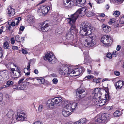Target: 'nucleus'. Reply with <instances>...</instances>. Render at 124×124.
<instances>
[{"mask_svg": "<svg viewBox=\"0 0 124 124\" xmlns=\"http://www.w3.org/2000/svg\"><path fill=\"white\" fill-rule=\"evenodd\" d=\"M116 89H121L122 87V81L121 80L118 81L115 84Z\"/></svg>", "mask_w": 124, "mask_h": 124, "instance_id": "23", "label": "nucleus"}, {"mask_svg": "<svg viewBox=\"0 0 124 124\" xmlns=\"http://www.w3.org/2000/svg\"><path fill=\"white\" fill-rule=\"evenodd\" d=\"M24 80V78H22L21 79H20L18 82V83L19 84L21 83Z\"/></svg>", "mask_w": 124, "mask_h": 124, "instance_id": "59", "label": "nucleus"}, {"mask_svg": "<svg viewBox=\"0 0 124 124\" xmlns=\"http://www.w3.org/2000/svg\"><path fill=\"white\" fill-rule=\"evenodd\" d=\"M105 14H104L103 13H102L101 14L99 15V16L101 17H103L105 16Z\"/></svg>", "mask_w": 124, "mask_h": 124, "instance_id": "63", "label": "nucleus"}, {"mask_svg": "<svg viewBox=\"0 0 124 124\" xmlns=\"http://www.w3.org/2000/svg\"><path fill=\"white\" fill-rule=\"evenodd\" d=\"M15 40L17 42H20V37L18 35H16L15 37Z\"/></svg>", "mask_w": 124, "mask_h": 124, "instance_id": "38", "label": "nucleus"}, {"mask_svg": "<svg viewBox=\"0 0 124 124\" xmlns=\"http://www.w3.org/2000/svg\"><path fill=\"white\" fill-rule=\"evenodd\" d=\"M102 27L103 30L106 32H108L111 30V28L109 26L105 24L102 25Z\"/></svg>", "mask_w": 124, "mask_h": 124, "instance_id": "17", "label": "nucleus"}, {"mask_svg": "<svg viewBox=\"0 0 124 124\" xmlns=\"http://www.w3.org/2000/svg\"><path fill=\"white\" fill-rule=\"evenodd\" d=\"M101 41L103 44L107 45L111 43L112 42L111 38L108 35L103 36L101 38Z\"/></svg>", "mask_w": 124, "mask_h": 124, "instance_id": "9", "label": "nucleus"}, {"mask_svg": "<svg viewBox=\"0 0 124 124\" xmlns=\"http://www.w3.org/2000/svg\"><path fill=\"white\" fill-rule=\"evenodd\" d=\"M86 120L85 118H83L76 122L78 124H83L86 122Z\"/></svg>", "mask_w": 124, "mask_h": 124, "instance_id": "29", "label": "nucleus"}, {"mask_svg": "<svg viewBox=\"0 0 124 124\" xmlns=\"http://www.w3.org/2000/svg\"><path fill=\"white\" fill-rule=\"evenodd\" d=\"M94 78V77L91 75H88L87 76L85 77V78H87V79H90L91 78Z\"/></svg>", "mask_w": 124, "mask_h": 124, "instance_id": "54", "label": "nucleus"}, {"mask_svg": "<svg viewBox=\"0 0 124 124\" xmlns=\"http://www.w3.org/2000/svg\"><path fill=\"white\" fill-rule=\"evenodd\" d=\"M107 57L110 59L112 58V55L110 53H108L107 55Z\"/></svg>", "mask_w": 124, "mask_h": 124, "instance_id": "44", "label": "nucleus"}, {"mask_svg": "<svg viewBox=\"0 0 124 124\" xmlns=\"http://www.w3.org/2000/svg\"><path fill=\"white\" fill-rule=\"evenodd\" d=\"M16 22L15 20L14 21H13L11 22L10 25L13 26H16Z\"/></svg>", "mask_w": 124, "mask_h": 124, "instance_id": "50", "label": "nucleus"}, {"mask_svg": "<svg viewBox=\"0 0 124 124\" xmlns=\"http://www.w3.org/2000/svg\"><path fill=\"white\" fill-rule=\"evenodd\" d=\"M71 104L72 110H73L77 106V104L75 102H71L70 103Z\"/></svg>", "mask_w": 124, "mask_h": 124, "instance_id": "34", "label": "nucleus"}, {"mask_svg": "<svg viewBox=\"0 0 124 124\" xmlns=\"http://www.w3.org/2000/svg\"><path fill=\"white\" fill-rule=\"evenodd\" d=\"M26 86V85L25 83H23L21 85H18V89L21 90H24Z\"/></svg>", "mask_w": 124, "mask_h": 124, "instance_id": "25", "label": "nucleus"}, {"mask_svg": "<svg viewBox=\"0 0 124 124\" xmlns=\"http://www.w3.org/2000/svg\"><path fill=\"white\" fill-rule=\"evenodd\" d=\"M105 99L100 100L101 98V97H99L97 100H96L95 101L96 104H99V106H102L106 103L107 101H109L110 99V96L109 93V92H107V94L105 95Z\"/></svg>", "mask_w": 124, "mask_h": 124, "instance_id": "5", "label": "nucleus"}, {"mask_svg": "<svg viewBox=\"0 0 124 124\" xmlns=\"http://www.w3.org/2000/svg\"><path fill=\"white\" fill-rule=\"evenodd\" d=\"M114 73L115 75L116 76H119L120 75V72L117 71H114Z\"/></svg>", "mask_w": 124, "mask_h": 124, "instance_id": "46", "label": "nucleus"}, {"mask_svg": "<svg viewBox=\"0 0 124 124\" xmlns=\"http://www.w3.org/2000/svg\"><path fill=\"white\" fill-rule=\"evenodd\" d=\"M73 72L71 74H70V76H77L79 75H81L84 71V68L81 67L76 69L74 70H72Z\"/></svg>", "mask_w": 124, "mask_h": 124, "instance_id": "8", "label": "nucleus"}, {"mask_svg": "<svg viewBox=\"0 0 124 124\" xmlns=\"http://www.w3.org/2000/svg\"><path fill=\"white\" fill-rule=\"evenodd\" d=\"M71 104L70 103L67 104L63 108L64 109H66L67 110H69V111L71 112L72 111V108L71 107Z\"/></svg>", "mask_w": 124, "mask_h": 124, "instance_id": "26", "label": "nucleus"}, {"mask_svg": "<svg viewBox=\"0 0 124 124\" xmlns=\"http://www.w3.org/2000/svg\"><path fill=\"white\" fill-rule=\"evenodd\" d=\"M22 53L24 54H26L28 53L27 51L24 49H22Z\"/></svg>", "mask_w": 124, "mask_h": 124, "instance_id": "60", "label": "nucleus"}, {"mask_svg": "<svg viewBox=\"0 0 124 124\" xmlns=\"http://www.w3.org/2000/svg\"><path fill=\"white\" fill-rule=\"evenodd\" d=\"M8 68L9 70H10L11 73H14L15 69L13 68L14 66H15V64L13 63H9L8 65Z\"/></svg>", "mask_w": 124, "mask_h": 124, "instance_id": "18", "label": "nucleus"}, {"mask_svg": "<svg viewBox=\"0 0 124 124\" xmlns=\"http://www.w3.org/2000/svg\"><path fill=\"white\" fill-rule=\"evenodd\" d=\"M40 80L42 84H43L45 82V79L41 77H40Z\"/></svg>", "mask_w": 124, "mask_h": 124, "instance_id": "52", "label": "nucleus"}, {"mask_svg": "<svg viewBox=\"0 0 124 124\" xmlns=\"http://www.w3.org/2000/svg\"><path fill=\"white\" fill-rule=\"evenodd\" d=\"M80 34L81 35L85 36L89 33V36L84 38V45L88 47L93 46L95 43V36L94 35L91 34L92 31L82 27H80Z\"/></svg>", "mask_w": 124, "mask_h": 124, "instance_id": "2", "label": "nucleus"}, {"mask_svg": "<svg viewBox=\"0 0 124 124\" xmlns=\"http://www.w3.org/2000/svg\"><path fill=\"white\" fill-rule=\"evenodd\" d=\"M14 114V112L12 110H10L6 114V116L8 118H13Z\"/></svg>", "mask_w": 124, "mask_h": 124, "instance_id": "20", "label": "nucleus"}, {"mask_svg": "<svg viewBox=\"0 0 124 124\" xmlns=\"http://www.w3.org/2000/svg\"><path fill=\"white\" fill-rule=\"evenodd\" d=\"M66 3L67 5V7H70L71 6L73 5V2L71 1L70 0H67ZM65 4L66 5L65 3Z\"/></svg>", "mask_w": 124, "mask_h": 124, "instance_id": "32", "label": "nucleus"}, {"mask_svg": "<svg viewBox=\"0 0 124 124\" xmlns=\"http://www.w3.org/2000/svg\"><path fill=\"white\" fill-rule=\"evenodd\" d=\"M117 54V53L116 51H113L112 53V55L115 57L116 56Z\"/></svg>", "mask_w": 124, "mask_h": 124, "instance_id": "47", "label": "nucleus"}, {"mask_svg": "<svg viewBox=\"0 0 124 124\" xmlns=\"http://www.w3.org/2000/svg\"><path fill=\"white\" fill-rule=\"evenodd\" d=\"M77 3L81 5V6H84L86 0H75Z\"/></svg>", "mask_w": 124, "mask_h": 124, "instance_id": "28", "label": "nucleus"}, {"mask_svg": "<svg viewBox=\"0 0 124 124\" xmlns=\"http://www.w3.org/2000/svg\"><path fill=\"white\" fill-rule=\"evenodd\" d=\"M12 73L16 78H19L22 76L21 70L18 68H17L16 70H15L14 73Z\"/></svg>", "mask_w": 124, "mask_h": 124, "instance_id": "14", "label": "nucleus"}, {"mask_svg": "<svg viewBox=\"0 0 124 124\" xmlns=\"http://www.w3.org/2000/svg\"><path fill=\"white\" fill-rule=\"evenodd\" d=\"M28 17V21L29 23H34L35 20V18L31 15H29Z\"/></svg>", "mask_w": 124, "mask_h": 124, "instance_id": "22", "label": "nucleus"}, {"mask_svg": "<svg viewBox=\"0 0 124 124\" xmlns=\"http://www.w3.org/2000/svg\"><path fill=\"white\" fill-rule=\"evenodd\" d=\"M90 59V58L89 57H85V61L86 62H90L89 60Z\"/></svg>", "mask_w": 124, "mask_h": 124, "instance_id": "42", "label": "nucleus"}, {"mask_svg": "<svg viewBox=\"0 0 124 124\" xmlns=\"http://www.w3.org/2000/svg\"><path fill=\"white\" fill-rule=\"evenodd\" d=\"M13 84V82L10 80L7 81L6 83L7 87L10 86L11 85H12Z\"/></svg>", "mask_w": 124, "mask_h": 124, "instance_id": "36", "label": "nucleus"}, {"mask_svg": "<svg viewBox=\"0 0 124 124\" xmlns=\"http://www.w3.org/2000/svg\"><path fill=\"white\" fill-rule=\"evenodd\" d=\"M118 22L117 21H115L114 19H112L110 20L108 22L110 24H113V23H115Z\"/></svg>", "mask_w": 124, "mask_h": 124, "instance_id": "35", "label": "nucleus"}, {"mask_svg": "<svg viewBox=\"0 0 124 124\" xmlns=\"http://www.w3.org/2000/svg\"><path fill=\"white\" fill-rule=\"evenodd\" d=\"M49 26V22L48 21H44L40 27L41 31L43 32L47 31L48 30Z\"/></svg>", "mask_w": 124, "mask_h": 124, "instance_id": "10", "label": "nucleus"}, {"mask_svg": "<svg viewBox=\"0 0 124 124\" xmlns=\"http://www.w3.org/2000/svg\"><path fill=\"white\" fill-rule=\"evenodd\" d=\"M24 26H21L19 28V29L20 30L23 31L24 30Z\"/></svg>", "mask_w": 124, "mask_h": 124, "instance_id": "61", "label": "nucleus"}, {"mask_svg": "<svg viewBox=\"0 0 124 124\" xmlns=\"http://www.w3.org/2000/svg\"><path fill=\"white\" fill-rule=\"evenodd\" d=\"M25 113H23L22 112H18L17 116H18V117L19 118H21V119H23V120L25 118V117L24 116L25 115Z\"/></svg>", "mask_w": 124, "mask_h": 124, "instance_id": "27", "label": "nucleus"}, {"mask_svg": "<svg viewBox=\"0 0 124 124\" xmlns=\"http://www.w3.org/2000/svg\"><path fill=\"white\" fill-rule=\"evenodd\" d=\"M69 68L67 65H62L59 70V73L62 75H67L68 76H70V74H71L73 71L70 70Z\"/></svg>", "mask_w": 124, "mask_h": 124, "instance_id": "6", "label": "nucleus"}, {"mask_svg": "<svg viewBox=\"0 0 124 124\" xmlns=\"http://www.w3.org/2000/svg\"><path fill=\"white\" fill-rule=\"evenodd\" d=\"M121 48V46L119 45H118L117 46L116 50L117 51L120 50Z\"/></svg>", "mask_w": 124, "mask_h": 124, "instance_id": "58", "label": "nucleus"}, {"mask_svg": "<svg viewBox=\"0 0 124 124\" xmlns=\"http://www.w3.org/2000/svg\"><path fill=\"white\" fill-rule=\"evenodd\" d=\"M52 81L54 84H56L57 83L58 80L56 78H55L53 79Z\"/></svg>", "mask_w": 124, "mask_h": 124, "instance_id": "48", "label": "nucleus"}, {"mask_svg": "<svg viewBox=\"0 0 124 124\" xmlns=\"http://www.w3.org/2000/svg\"><path fill=\"white\" fill-rule=\"evenodd\" d=\"M93 15V13L91 12H88L87 14V16L88 17H90Z\"/></svg>", "mask_w": 124, "mask_h": 124, "instance_id": "51", "label": "nucleus"}, {"mask_svg": "<svg viewBox=\"0 0 124 124\" xmlns=\"http://www.w3.org/2000/svg\"><path fill=\"white\" fill-rule=\"evenodd\" d=\"M120 22L121 24L124 23V16L121 18L120 20Z\"/></svg>", "mask_w": 124, "mask_h": 124, "instance_id": "43", "label": "nucleus"}, {"mask_svg": "<svg viewBox=\"0 0 124 124\" xmlns=\"http://www.w3.org/2000/svg\"><path fill=\"white\" fill-rule=\"evenodd\" d=\"M53 100V99H51L49 100L47 102V104L50 108H53L55 104Z\"/></svg>", "mask_w": 124, "mask_h": 124, "instance_id": "19", "label": "nucleus"}, {"mask_svg": "<svg viewBox=\"0 0 124 124\" xmlns=\"http://www.w3.org/2000/svg\"><path fill=\"white\" fill-rule=\"evenodd\" d=\"M105 0H98V2L99 3L104 2Z\"/></svg>", "mask_w": 124, "mask_h": 124, "instance_id": "64", "label": "nucleus"}, {"mask_svg": "<svg viewBox=\"0 0 124 124\" xmlns=\"http://www.w3.org/2000/svg\"><path fill=\"white\" fill-rule=\"evenodd\" d=\"M30 65L29 63L28 64L27 66V68H24V70H26L29 71L30 70Z\"/></svg>", "mask_w": 124, "mask_h": 124, "instance_id": "49", "label": "nucleus"}, {"mask_svg": "<svg viewBox=\"0 0 124 124\" xmlns=\"http://www.w3.org/2000/svg\"><path fill=\"white\" fill-rule=\"evenodd\" d=\"M21 19V18L20 17H19L17 18H16L15 19V21L16 22V26H17L18 25V23L19 22Z\"/></svg>", "mask_w": 124, "mask_h": 124, "instance_id": "37", "label": "nucleus"}, {"mask_svg": "<svg viewBox=\"0 0 124 124\" xmlns=\"http://www.w3.org/2000/svg\"><path fill=\"white\" fill-rule=\"evenodd\" d=\"M7 73L8 71L7 70H0V76L1 75V76H3L4 77H5L7 75Z\"/></svg>", "mask_w": 124, "mask_h": 124, "instance_id": "31", "label": "nucleus"}, {"mask_svg": "<svg viewBox=\"0 0 124 124\" xmlns=\"http://www.w3.org/2000/svg\"><path fill=\"white\" fill-rule=\"evenodd\" d=\"M44 60H48L50 63L54 64L56 62V60L53 54L50 52H48L45 54L44 57Z\"/></svg>", "mask_w": 124, "mask_h": 124, "instance_id": "7", "label": "nucleus"}, {"mask_svg": "<svg viewBox=\"0 0 124 124\" xmlns=\"http://www.w3.org/2000/svg\"><path fill=\"white\" fill-rule=\"evenodd\" d=\"M10 41L11 43L12 44H14L15 43V40L13 38H12L11 39Z\"/></svg>", "mask_w": 124, "mask_h": 124, "instance_id": "53", "label": "nucleus"}, {"mask_svg": "<svg viewBox=\"0 0 124 124\" xmlns=\"http://www.w3.org/2000/svg\"><path fill=\"white\" fill-rule=\"evenodd\" d=\"M53 101H54V103L56 105H60L62 100V99L61 97H55L53 98Z\"/></svg>", "mask_w": 124, "mask_h": 124, "instance_id": "15", "label": "nucleus"}, {"mask_svg": "<svg viewBox=\"0 0 124 124\" xmlns=\"http://www.w3.org/2000/svg\"><path fill=\"white\" fill-rule=\"evenodd\" d=\"M7 14L9 17L13 16L15 14V9L9 6L7 10Z\"/></svg>", "mask_w": 124, "mask_h": 124, "instance_id": "12", "label": "nucleus"}, {"mask_svg": "<svg viewBox=\"0 0 124 124\" xmlns=\"http://www.w3.org/2000/svg\"><path fill=\"white\" fill-rule=\"evenodd\" d=\"M12 48L14 50H18V47L16 46H12Z\"/></svg>", "mask_w": 124, "mask_h": 124, "instance_id": "45", "label": "nucleus"}, {"mask_svg": "<svg viewBox=\"0 0 124 124\" xmlns=\"http://www.w3.org/2000/svg\"><path fill=\"white\" fill-rule=\"evenodd\" d=\"M41 15L42 16H45L49 10L50 9V8L49 6L47 7L42 6L41 8Z\"/></svg>", "mask_w": 124, "mask_h": 124, "instance_id": "13", "label": "nucleus"}, {"mask_svg": "<svg viewBox=\"0 0 124 124\" xmlns=\"http://www.w3.org/2000/svg\"><path fill=\"white\" fill-rule=\"evenodd\" d=\"M110 115L108 114L105 113L102 115H98L96 117V124H105L110 118Z\"/></svg>", "mask_w": 124, "mask_h": 124, "instance_id": "4", "label": "nucleus"}, {"mask_svg": "<svg viewBox=\"0 0 124 124\" xmlns=\"http://www.w3.org/2000/svg\"><path fill=\"white\" fill-rule=\"evenodd\" d=\"M13 87L14 89H16V90L18 89V85H14L13 86Z\"/></svg>", "mask_w": 124, "mask_h": 124, "instance_id": "55", "label": "nucleus"}, {"mask_svg": "<svg viewBox=\"0 0 124 124\" xmlns=\"http://www.w3.org/2000/svg\"><path fill=\"white\" fill-rule=\"evenodd\" d=\"M43 106L41 105H39L38 109L39 112H41L42 110Z\"/></svg>", "mask_w": 124, "mask_h": 124, "instance_id": "41", "label": "nucleus"}, {"mask_svg": "<svg viewBox=\"0 0 124 124\" xmlns=\"http://www.w3.org/2000/svg\"><path fill=\"white\" fill-rule=\"evenodd\" d=\"M120 15V13L117 10L114 11L113 13L114 15L116 16L117 17Z\"/></svg>", "mask_w": 124, "mask_h": 124, "instance_id": "39", "label": "nucleus"}, {"mask_svg": "<svg viewBox=\"0 0 124 124\" xmlns=\"http://www.w3.org/2000/svg\"><path fill=\"white\" fill-rule=\"evenodd\" d=\"M78 93L79 94H81L80 95V97L81 98L85 97L87 94L86 90L85 88L81 89L79 90Z\"/></svg>", "mask_w": 124, "mask_h": 124, "instance_id": "16", "label": "nucleus"}, {"mask_svg": "<svg viewBox=\"0 0 124 124\" xmlns=\"http://www.w3.org/2000/svg\"><path fill=\"white\" fill-rule=\"evenodd\" d=\"M87 12V8L85 7H83L78 9L75 13L71 15L70 17L68 18L66 20L70 19L72 23H75L76 21L79 16H83Z\"/></svg>", "mask_w": 124, "mask_h": 124, "instance_id": "3", "label": "nucleus"}, {"mask_svg": "<svg viewBox=\"0 0 124 124\" xmlns=\"http://www.w3.org/2000/svg\"><path fill=\"white\" fill-rule=\"evenodd\" d=\"M24 70V73H25V75L27 76H28L30 74V72H29L30 70L29 71H28V72H25V70Z\"/></svg>", "mask_w": 124, "mask_h": 124, "instance_id": "56", "label": "nucleus"}, {"mask_svg": "<svg viewBox=\"0 0 124 124\" xmlns=\"http://www.w3.org/2000/svg\"><path fill=\"white\" fill-rule=\"evenodd\" d=\"M3 47L6 49H7L9 48V45L8 42L6 41L3 43Z\"/></svg>", "mask_w": 124, "mask_h": 124, "instance_id": "33", "label": "nucleus"}, {"mask_svg": "<svg viewBox=\"0 0 124 124\" xmlns=\"http://www.w3.org/2000/svg\"><path fill=\"white\" fill-rule=\"evenodd\" d=\"M101 89L99 88H96L94 90V98L96 97V96H98V94L100 95L101 91L100 90Z\"/></svg>", "mask_w": 124, "mask_h": 124, "instance_id": "21", "label": "nucleus"}, {"mask_svg": "<svg viewBox=\"0 0 124 124\" xmlns=\"http://www.w3.org/2000/svg\"><path fill=\"white\" fill-rule=\"evenodd\" d=\"M3 94L2 93H0V101H1L2 100Z\"/></svg>", "mask_w": 124, "mask_h": 124, "instance_id": "57", "label": "nucleus"}, {"mask_svg": "<svg viewBox=\"0 0 124 124\" xmlns=\"http://www.w3.org/2000/svg\"><path fill=\"white\" fill-rule=\"evenodd\" d=\"M80 27H82L84 28H87L88 30L92 31L94 28L91 25V24L88 22L85 21L82 23L80 26Z\"/></svg>", "mask_w": 124, "mask_h": 124, "instance_id": "11", "label": "nucleus"}, {"mask_svg": "<svg viewBox=\"0 0 124 124\" xmlns=\"http://www.w3.org/2000/svg\"><path fill=\"white\" fill-rule=\"evenodd\" d=\"M7 86L6 85H4L3 86H2L1 87H0V89L1 90L3 89V88H5L6 87H7Z\"/></svg>", "mask_w": 124, "mask_h": 124, "instance_id": "62", "label": "nucleus"}, {"mask_svg": "<svg viewBox=\"0 0 124 124\" xmlns=\"http://www.w3.org/2000/svg\"><path fill=\"white\" fill-rule=\"evenodd\" d=\"M68 23L69 24L70 28L66 33V39L69 40H71V44L76 47L78 46V41L77 38L76 37L74 38V35L76 36L78 32V31L76 26V24L73 23L71 21L70 19L67 20Z\"/></svg>", "mask_w": 124, "mask_h": 124, "instance_id": "1", "label": "nucleus"}, {"mask_svg": "<svg viewBox=\"0 0 124 124\" xmlns=\"http://www.w3.org/2000/svg\"><path fill=\"white\" fill-rule=\"evenodd\" d=\"M121 114V113L120 111L118 110H116L114 113L113 115L115 117H118Z\"/></svg>", "mask_w": 124, "mask_h": 124, "instance_id": "30", "label": "nucleus"}, {"mask_svg": "<svg viewBox=\"0 0 124 124\" xmlns=\"http://www.w3.org/2000/svg\"><path fill=\"white\" fill-rule=\"evenodd\" d=\"M56 17L57 18V19H62L63 17L62 15L59 14H57L56 16Z\"/></svg>", "mask_w": 124, "mask_h": 124, "instance_id": "40", "label": "nucleus"}, {"mask_svg": "<svg viewBox=\"0 0 124 124\" xmlns=\"http://www.w3.org/2000/svg\"><path fill=\"white\" fill-rule=\"evenodd\" d=\"M70 112L69 111V110H67L66 109H64L63 108L62 111V115L65 117H67L70 115Z\"/></svg>", "mask_w": 124, "mask_h": 124, "instance_id": "24", "label": "nucleus"}]
</instances>
